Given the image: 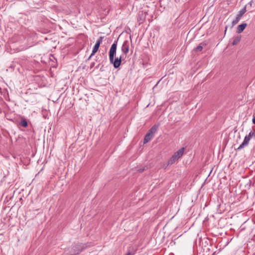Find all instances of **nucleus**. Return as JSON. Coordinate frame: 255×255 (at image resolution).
<instances>
[{
	"label": "nucleus",
	"mask_w": 255,
	"mask_h": 255,
	"mask_svg": "<svg viewBox=\"0 0 255 255\" xmlns=\"http://www.w3.org/2000/svg\"><path fill=\"white\" fill-rule=\"evenodd\" d=\"M117 47V41H115L111 46L109 51V59L110 63L113 64L115 68L119 67L121 64L122 59L124 55H126L129 51V43L128 41H125L122 46V51L123 53L120 57H117L114 59V57L116 54Z\"/></svg>",
	"instance_id": "obj_1"
},
{
	"label": "nucleus",
	"mask_w": 255,
	"mask_h": 255,
	"mask_svg": "<svg viewBox=\"0 0 255 255\" xmlns=\"http://www.w3.org/2000/svg\"><path fill=\"white\" fill-rule=\"evenodd\" d=\"M254 134L252 132H250L249 134L246 135L244 138V140L242 143L238 147L237 150H239L243 148L245 146H246L249 144L250 140H251V137Z\"/></svg>",
	"instance_id": "obj_2"
},
{
	"label": "nucleus",
	"mask_w": 255,
	"mask_h": 255,
	"mask_svg": "<svg viewBox=\"0 0 255 255\" xmlns=\"http://www.w3.org/2000/svg\"><path fill=\"white\" fill-rule=\"evenodd\" d=\"M246 12V7H244L243 9H242L239 12V13L237 15V16L233 21H232V24L233 25H235L236 24L238 23V22L240 21V19L242 17V16L244 15V14Z\"/></svg>",
	"instance_id": "obj_3"
},
{
	"label": "nucleus",
	"mask_w": 255,
	"mask_h": 255,
	"mask_svg": "<svg viewBox=\"0 0 255 255\" xmlns=\"http://www.w3.org/2000/svg\"><path fill=\"white\" fill-rule=\"evenodd\" d=\"M103 38V37H100L98 39V40L97 41V42L93 49L92 53L91 55H90V58L93 55H94L97 52L101 43L102 42Z\"/></svg>",
	"instance_id": "obj_4"
},
{
	"label": "nucleus",
	"mask_w": 255,
	"mask_h": 255,
	"mask_svg": "<svg viewBox=\"0 0 255 255\" xmlns=\"http://www.w3.org/2000/svg\"><path fill=\"white\" fill-rule=\"evenodd\" d=\"M184 151V148L182 147L180 148L179 150H178L177 151L174 153V154L173 155L178 160L179 158H180L183 154Z\"/></svg>",
	"instance_id": "obj_5"
},
{
	"label": "nucleus",
	"mask_w": 255,
	"mask_h": 255,
	"mask_svg": "<svg viewBox=\"0 0 255 255\" xmlns=\"http://www.w3.org/2000/svg\"><path fill=\"white\" fill-rule=\"evenodd\" d=\"M247 25V24L246 23L239 25L237 27V32L241 33L245 29Z\"/></svg>",
	"instance_id": "obj_6"
},
{
	"label": "nucleus",
	"mask_w": 255,
	"mask_h": 255,
	"mask_svg": "<svg viewBox=\"0 0 255 255\" xmlns=\"http://www.w3.org/2000/svg\"><path fill=\"white\" fill-rule=\"evenodd\" d=\"M152 136L153 135L147 132L144 138V143H146L149 141L151 139Z\"/></svg>",
	"instance_id": "obj_7"
},
{
	"label": "nucleus",
	"mask_w": 255,
	"mask_h": 255,
	"mask_svg": "<svg viewBox=\"0 0 255 255\" xmlns=\"http://www.w3.org/2000/svg\"><path fill=\"white\" fill-rule=\"evenodd\" d=\"M241 36L239 35L235 37L232 42L233 45H236L241 40Z\"/></svg>",
	"instance_id": "obj_8"
},
{
	"label": "nucleus",
	"mask_w": 255,
	"mask_h": 255,
	"mask_svg": "<svg viewBox=\"0 0 255 255\" xmlns=\"http://www.w3.org/2000/svg\"><path fill=\"white\" fill-rule=\"evenodd\" d=\"M157 126H153L148 131V133H150V134H151L152 135H153V134L156 132V131L157 130Z\"/></svg>",
	"instance_id": "obj_9"
},
{
	"label": "nucleus",
	"mask_w": 255,
	"mask_h": 255,
	"mask_svg": "<svg viewBox=\"0 0 255 255\" xmlns=\"http://www.w3.org/2000/svg\"><path fill=\"white\" fill-rule=\"evenodd\" d=\"M177 160V158L174 156L172 155L168 161V165H172Z\"/></svg>",
	"instance_id": "obj_10"
},
{
	"label": "nucleus",
	"mask_w": 255,
	"mask_h": 255,
	"mask_svg": "<svg viewBox=\"0 0 255 255\" xmlns=\"http://www.w3.org/2000/svg\"><path fill=\"white\" fill-rule=\"evenodd\" d=\"M203 49V46H202V44H200L199 46H198L197 47L194 48V50L195 52H199L201 51Z\"/></svg>",
	"instance_id": "obj_11"
},
{
	"label": "nucleus",
	"mask_w": 255,
	"mask_h": 255,
	"mask_svg": "<svg viewBox=\"0 0 255 255\" xmlns=\"http://www.w3.org/2000/svg\"><path fill=\"white\" fill-rule=\"evenodd\" d=\"M20 125L23 127H26L27 126V123L25 120H22L20 122Z\"/></svg>",
	"instance_id": "obj_12"
},
{
	"label": "nucleus",
	"mask_w": 255,
	"mask_h": 255,
	"mask_svg": "<svg viewBox=\"0 0 255 255\" xmlns=\"http://www.w3.org/2000/svg\"><path fill=\"white\" fill-rule=\"evenodd\" d=\"M76 246H77V248H78V252L77 253V254H78L80 252H81L83 250V248H82L81 244H77Z\"/></svg>",
	"instance_id": "obj_13"
},
{
	"label": "nucleus",
	"mask_w": 255,
	"mask_h": 255,
	"mask_svg": "<svg viewBox=\"0 0 255 255\" xmlns=\"http://www.w3.org/2000/svg\"><path fill=\"white\" fill-rule=\"evenodd\" d=\"M253 123L255 124V116L253 119Z\"/></svg>",
	"instance_id": "obj_14"
},
{
	"label": "nucleus",
	"mask_w": 255,
	"mask_h": 255,
	"mask_svg": "<svg viewBox=\"0 0 255 255\" xmlns=\"http://www.w3.org/2000/svg\"><path fill=\"white\" fill-rule=\"evenodd\" d=\"M126 255H131L130 252H128Z\"/></svg>",
	"instance_id": "obj_15"
}]
</instances>
